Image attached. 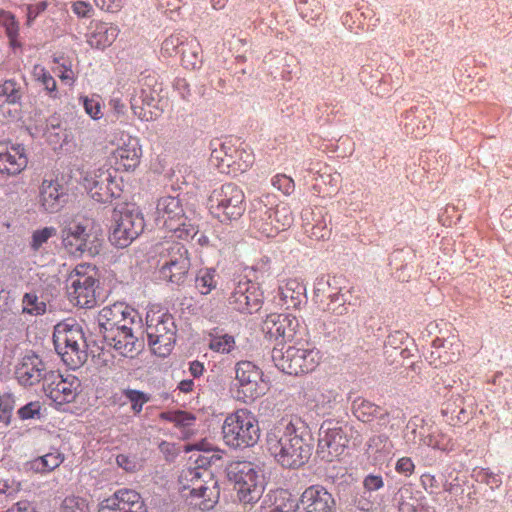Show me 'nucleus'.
Segmentation results:
<instances>
[{
    "instance_id": "1",
    "label": "nucleus",
    "mask_w": 512,
    "mask_h": 512,
    "mask_svg": "<svg viewBox=\"0 0 512 512\" xmlns=\"http://www.w3.org/2000/svg\"><path fill=\"white\" fill-rule=\"evenodd\" d=\"M269 453L285 468H299L310 458L312 444L310 436L305 438L297 433L290 420L282 419L274 424L266 436Z\"/></svg>"
},
{
    "instance_id": "49",
    "label": "nucleus",
    "mask_w": 512,
    "mask_h": 512,
    "mask_svg": "<svg viewBox=\"0 0 512 512\" xmlns=\"http://www.w3.org/2000/svg\"><path fill=\"white\" fill-rule=\"evenodd\" d=\"M377 411L378 407L369 401L357 400L354 402V413L363 422L368 421Z\"/></svg>"
},
{
    "instance_id": "41",
    "label": "nucleus",
    "mask_w": 512,
    "mask_h": 512,
    "mask_svg": "<svg viewBox=\"0 0 512 512\" xmlns=\"http://www.w3.org/2000/svg\"><path fill=\"white\" fill-rule=\"evenodd\" d=\"M445 340L436 338L432 342V350L429 355V363L435 368L446 367L448 360V351L445 348Z\"/></svg>"
},
{
    "instance_id": "17",
    "label": "nucleus",
    "mask_w": 512,
    "mask_h": 512,
    "mask_svg": "<svg viewBox=\"0 0 512 512\" xmlns=\"http://www.w3.org/2000/svg\"><path fill=\"white\" fill-rule=\"evenodd\" d=\"M300 328L299 320L292 314H269L262 324L265 338L283 343L291 341Z\"/></svg>"
},
{
    "instance_id": "54",
    "label": "nucleus",
    "mask_w": 512,
    "mask_h": 512,
    "mask_svg": "<svg viewBox=\"0 0 512 512\" xmlns=\"http://www.w3.org/2000/svg\"><path fill=\"white\" fill-rule=\"evenodd\" d=\"M83 105L86 113L93 119H99L102 116L100 103L88 97L83 98Z\"/></svg>"
},
{
    "instance_id": "37",
    "label": "nucleus",
    "mask_w": 512,
    "mask_h": 512,
    "mask_svg": "<svg viewBox=\"0 0 512 512\" xmlns=\"http://www.w3.org/2000/svg\"><path fill=\"white\" fill-rule=\"evenodd\" d=\"M161 417L172 423L177 427L183 429V437L188 438L192 434L191 427L194 425L196 420L195 416L185 411H174L162 413Z\"/></svg>"
},
{
    "instance_id": "36",
    "label": "nucleus",
    "mask_w": 512,
    "mask_h": 512,
    "mask_svg": "<svg viewBox=\"0 0 512 512\" xmlns=\"http://www.w3.org/2000/svg\"><path fill=\"white\" fill-rule=\"evenodd\" d=\"M281 299L288 306H297L305 292V286L297 279H289L279 287Z\"/></svg>"
},
{
    "instance_id": "20",
    "label": "nucleus",
    "mask_w": 512,
    "mask_h": 512,
    "mask_svg": "<svg viewBox=\"0 0 512 512\" xmlns=\"http://www.w3.org/2000/svg\"><path fill=\"white\" fill-rule=\"evenodd\" d=\"M116 148L112 152L117 169L133 171L140 163L142 149L137 137L121 133L115 140Z\"/></svg>"
},
{
    "instance_id": "11",
    "label": "nucleus",
    "mask_w": 512,
    "mask_h": 512,
    "mask_svg": "<svg viewBox=\"0 0 512 512\" xmlns=\"http://www.w3.org/2000/svg\"><path fill=\"white\" fill-rule=\"evenodd\" d=\"M210 211L221 222L239 219L245 212V195L240 187L227 183L212 191Z\"/></svg>"
},
{
    "instance_id": "8",
    "label": "nucleus",
    "mask_w": 512,
    "mask_h": 512,
    "mask_svg": "<svg viewBox=\"0 0 512 512\" xmlns=\"http://www.w3.org/2000/svg\"><path fill=\"white\" fill-rule=\"evenodd\" d=\"M210 162L221 173L236 176L244 173L254 162L250 151L236 147L231 141L211 142Z\"/></svg>"
},
{
    "instance_id": "4",
    "label": "nucleus",
    "mask_w": 512,
    "mask_h": 512,
    "mask_svg": "<svg viewBox=\"0 0 512 512\" xmlns=\"http://www.w3.org/2000/svg\"><path fill=\"white\" fill-rule=\"evenodd\" d=\"M227 477L233 482L239 501L256 503L265 488L264 477L258 467L249 461H235L227 467Z\"/></svg>"
},
{
    "instance_id": "30",
    "label": "nucleus",
    "mask_w": 512,
    "mask_h": 512,
    "mask_svg": "<svg viewBox=\"0 0 512 512\" xmlns=\"http://www.w3.org/2000/svg\"><path fill=\"white\" fill-rule=\"evenodd\" d=\"M213 459L218 460L219 457L216 454H212L210 457L198 456L195 462L198 464L197 467H189L184 469L179 476V483L183 490L189 488V485L194 481H198L199 478H210L211 472L204 468L206 464H209Z\"/></svg>"
},
{
    "instance_id": "60",
    "label": "nucleus",
    "mask_w": 512,
    "mask_h": 512,
    "mask_svg": "<svg viewBox=\"0 0 512 512\" xmlns=\"http://www.w3.org/2000/svg\"><path fill=\"white\" fill-rule=\"evenodd\" d=\"M133 323L132 314L124 313L123 319L115 322V326L112 331H123V332H132V328L129 326Z\"/></svg>"
},
{
    "instance_id": "22",
    "label": "nucleus",
    "mask_w": 512,
    "mask_h": 512,
    "mask_svg": "<svg viewBox=\"0 0 512 512\" xmlns=\"http://www.w3.org/2000/svg\"><path fill=\"white\" fill-rule=\"evenodd\" d=\"M98 512H148L141 495L132 489H120L104 499Z\"/></svg>"
},
{
    "instance_id": "57",
    "label": "nucleus",
    "mask_w": 512,
    "mask_h": 512,
    "mask_svg": "<svg viewBox=\"0 0 512 512\" xmlns=\"http://www.w3.org/2000/svg\"><path fill=\"white\" fill-rule=\"evenodd\" d=\"M414 463L408 457H402L397 461L396 471L398 473L404 474L405 476H410L414 471Z\"/></svg>"
},
{
    "instance_id": "19",
    "label": "nucleus",
    "mask_w": 512,
    "mask_h": 512,
    "mask_svg": "<svg viewBox=\"0 0 512 512\" xmlns=\"http://www.w3.org/2000/svg\"><path fill=\"white\" fill-rule=\"evenodd\" d=\"M80 381L73 375L63 376L56 371H50L46 376L43 389L46 395L57 404L73 401L78 393Z\"/></svg>"
},
{
    "instance_id": "53",
    "label": "nucleus",
    "mask_w": 512,
    "mask_h": 512,
    "mask_svg": "<svg viewBox=\"0 0 512 512\" xmlns=\"http://www.w3.org/2000/svg\"><path fill=\"white\" fill-rule=\"evenodd\" d=\"M363 485L365 489L364 494H370L373 491L381 489L384 485V482L380 475L370 474L364 479Z\"/></svg>"
},
{
    "instance_id": "24",
    "label": "nucleus",
    "mask_w": 512,
    "mask_h": 512,
    "mask_svg": "<svg viewBox=\"0 0 512 512\" xmlns=\"http://www.w3.org/2000/svg\"><path fill=\"white\" fill-rule=\"evenodd\" d=\"M68 194L61 184L53 180H44L40 186L39 203L44 211L58 212L67 202Z\"/></svg>"
},
{
    "instance_id": "3",
    "label": "nucleus",
    "mask_w": 512,
    "mask_h": 512,
    "mask_svg": "<svg viewBox=\"0 0 512 512\" xmlns=\"http://www.w3.org/2000/svg\"><path fill=\"white\" fill-rule=\"evenodd\" d=\"M62 225V241L68 253L75 256L85 253L94 256L99 253L101 243L92 233L93 223L90 219L75 215L66 217Z\"/></svg>"
},
{
    "instance_id": "38",
    "label": "nucleus",
    "mask_w": 512,
    "mask_h": 512,
    "mask_svg": "<svg viewBox=\"0 0 512 512\" xmlns=\"http://www.w3.org/2000/svg\"><path fill=\"white\" fill-rule=\"evenodd\" d=\"M46 302L41 299L36 292L31 291L23 295L22 313L32 316H40L46 312Z\"/></svg>"
},
{
    "instance_id": "56",
    "label": "nucleus",
    "mask_w": 512,
    "mask_h": 512,
    "mask_svg": "<svg viewBox=\"0 0 512 512\" xmlns=\"http://www.w3.org/2000/svg\"><path fill=\"white\" fill-rule=\"evenodd\" d=\"M272 185L288 194L293 189V181L286 175H276L272 179Z\"/></svg>"
},
{
    "instance_id": "18",
    "label": "nucleus",
    "mask_w": 512,
    "mask_h": 512,
    "mask_svg": "<svg viewBox=\"0 0 512 512\" xmlns=\"http://www.w3.org/2000/svg\"><path fill=\"white\" fill-rule=\"evenodd\" d=\"M84 187L91 198L99 203L109 202L118 195V186L111 172L104 168L87 172Z\"/></svg>"
},
{
    "instance_id": "43",
    "label": "nucleus",
    "mask_w": 512,
    "mask_h": 512,
    "mask_svg": "<svg viewBox=\"0 0 512 512\" xmlns=\"http://www.w3.org/2000/svg\"><path fill=\"white\" fill-rule=\"evenodd\" d=\"M0 26L5 28L7 37L10 40V44L13 47L19 45L17 43L19 26L11 13L4 10H0Z\"/></svg>"
},
{
    "instance_id": "44",
    "label": "nucleus",
    "mask_w": 512,
    "mask_h": 512,
    "mask_svg": "<svg viewBox=\"0 0 512 512\" xmlns=\"http://www.w3.org/2000/svg\"><path fill=\"white\" fill-rule=\"evenodd\" d=\"M56 235V229L54 227H44L42 229L35 230L32 233L29 247L32 251H39L47 241Z\"/></svg>"
},
{
    "instance_id": "51",
    "label": "nucleus",
    "mask_w": 512,
    "mask_h": 512,
    "mask_svg": "<svg viewBox=\"0 0 512 512\" xmlns=\"http://www.w3.org/2000/svg\"><path fill=\"white\" fill-rule=\"evenodd\" d=\"M329 303L327 304L326 310L335 315H343L346 313L347 308L345 307L346 299L340 291H335L329 294Z\"/></svg>"
},
{
    "instance_id": "50",
    "label": "nucleus",
    "mask_w": 512,
    "mask_h": 512,
    "mask_svg": "<svg viewBox=\"0 0 512 512\" xmlns=\"http://www.w3.org/2000/svg\"><path fill=\"white\" fill-rule=\"evenodd\" d=\"M34 77L42 83L45 89L50 93L56 92V81L55 79L45 70L41 65H35L33 68Z\"/></svg>"
},
{
    "instance_id": "2",
    "label": "nucleus",
    "mask_w": 512,
    "mask_h": 512,
    "mask_svg": "<svg viewBox=\"0 0 512 512\" xmlns=\"http://www.w3.org/2000/svg\"><path fill=\"white\" fill-rule=\"evenodd\" d=\"M55 350L71 369L80 368L87 361V344L82 327L76 323L63 322L54 328Z\"/></svg>"
},
{
    "instance_id": "42",
    "label": "nucleus",
    "mask_w": 512,
    "mask_h": 512,
    "mask_svg": "<svg viewBox=\"0 0 512 512\" xmlns=\"http://www.w3.org/2000/svg\"><path fill=\"white\" fill-rule=\"evenodd\" d=\"M328 223L329 221L321 216L314 224H307L305 231L311 239L317 241L326 240L331 235V229L328 227Z\"/></svg>"
},
{
    "instance_id": "15",
    "label": "nucleus",
    "mask_w": 512,
    "mask_h": 512,
    "mask_svg": "<svg viewBox=\"0 0 512 512\" xmlns=\"http://www.w3.org/2000/svg\"><path fill=\"white\" fill-rule=\"evenodd\" d=\"M348 426H340L332 421H325L319 429L317 454L327 462L343 454L347 447Z\"/></svg>"
},
{
    "instance_id": "14",
    "label": "nucleus",
    "mask_w": 512,
    "mask_h": 512,
    "mask_svg": "<svg viewBox=\"0 0 512 512\" xmlns=\"http://www.w3.org/2000/svg\"><path fill=\"white\" fill-rule=\"evenodd\" d=\"M251 219L257 231L266 237H274L292 225L293 214L287 204H279L275 208H269L258 202L252 211Z\"/></svg>"
},
{
    "instance_id": "32",
    "label": "nucleus",
    "mask_w": 512,
    "mask_h": 512,
    "mask_svg": "<svg viewBox=\"0 0 512 512\" xmlns=\"http://www.w3.org/2000/svg\"><path fill=\"white\" fill-rule=\"evenodd\" d=\"M118 36V29L107 23H99L88 35L87 43L96 49H104L110 46Z\"/></svg>"
},
{
    "instance_id": "31",
    "label": "nucleus",
    "mask_w": 512,
    "mask_h": 512,
    "mask_svg": "<svg viewBox=\"0 0 512 512\" xmlns=\"http://www.w3.org/2000/svg\"><path fill=\"white\" fill-rule=\"evenodd\" d=\"M155 99L151 89H140L134 91L131 95L130 104L134 114L141 120L149 121L152 119V111L147 109L154 106Z\"/></svg>"
},
{
    "instance_id": "59",
    "label": "nucleus",
    "mask_w": 512,
    "mask_h": 512,
    "mask_svg": "<svg viewBox=\"0 0 512 512\" xmlns=\"http://www.w3.org/2000/svg\"><path fill=\"white\" fill-rule=\"evenodd\" d=\"M39 404L37 402H31L21 407L18 410V414L22 419L33 418L35 414L39 412Z\"/></svg>"
},
{
    "instance_id": "45",
    "label": "nucleus",
    "mask_w": 512,
    "mask_h": 512,
    "mask_svg": "<svg viewBox=\"0 0 512 512\" xmlns=\"http://www.w3.org/2000/svg\"><path fill=\"white\" fill-rule=\"evenodd\" d=\"M60 512H90V508L86 499L71 495L63 500Z\"/></svg>"
},
{
    "instance_id": "63",
    "label": "nucleus",
    "mask_w": 512,
    "mask_h": 512,
    "mask_svg": "<svg viewBox=\"0 0 512 512\" xmlns=\"http://www.w3.org/2000/svg\"><path fill=\"white\" fill-rule=\"evenodd\" d=\"M7 512H37L34 505L28 500H21L13 505Z\"/></svg>"
},
{
    "instance_id": "40",
    "label": "nucleus",
    "mask_w": 512,
    "mask_h": 512,
    "mask_svg": "<svg viewBox=\"0 0 512 512\" xmlns=\"http://www.w3.org/2000/svg\"><path fill=\"white\" fill-rule=\"evenodd\" d=\"M471 477L478 483L486 484L492 490L498 489L502 485L501 476L488 468L475 467L472 470Z\"/></svg>"
},
{
    "instance_id": "13",
    "label": "nucleus",
    "mask_w": 512,
    "mask_h": 512,
    "mask_svg": "<svg viewBox=\"0 0 512 512\" xmlns=\"http://www.w3.org/2000/svg\"><path fill=\"white\" fill-rule=\"evenodd\" d=\"M319 351L315 348L290 346L285 351L274 348L272 360L275 366L289 375L313 371L319 363Z\"/></svg>"
},
{
    "instance_id": "10",
    "label": "nucleus",
    "mask_w": 512,
    "mask_h": 512,
    "mask_svg": "<svg viewBox=\"0 0 512 512\" xmlns=\"http://www.w3.org/2000/svg\"><path fill=\"white\" fill-rule=\"evenodd\" d=\"M98 284L97 269L90 264H79L68 277L69 299L81 308H91L96 304Z\"/></svg>"
},
{
    "instance_id": "55",
    "label": "nucleus",
    "mask_w": 512,
    "mask_h": 512,
    "mask_svg": "<svg viewBox=\"0 0 512 512\" xmlns=\"http://www.w3.org/2000/svg\"><path fill=\"white\" fill-rule=\"evenodd\" d=\"M116 462L119 467L123 468L127 472H134L138 468V462L136 458L125 454H119L116 457Z\"/></svg>"
},
{
    "instance_id": "46",
    "label": "nucleus",
    "mask_w": 512,
    "mask_h": 512,
    "mask_svg": "<svg viewBox=\"0 0 512 512\" xmlns=\"http://www.w3.org/2000/svg\"><path fill=\"white\" fill-rule=\"evenodd\" d=\"M209 347L216 352L230 353L235 348V340L228 334L216 335L211 338Z\"/></svg>"
},
{
    "instance_id": "9",
    "label": "nucleus",
    "mask_w": 512,
    "mask_h": 512,
    "mask_svg": "<svg viewBox=\"0 0 512 512\" xmlns=\"http://www.w3.org/2000/svg\"><path fill=\"white\" fill-rule=\"evenodd\" d=\"M176 325L172 315L151 311L146 316V334L152 352L160 357L170 354L176 338Z\"/></svg>"
},
{
    "instance_id": "35",
    "label": "nucleus",
    "mask_w": 512,
    "mask_h": 512,
    "mask_svg": "<svg viewBox=\"0 0 512 512\" xmlns=\"http://www.w3.org/2000/svg\"><path fill=\"white\" fill-rule=\"evenodd\" d=\"M64 461V456L58 452L53 451L29 462L31 470L37 473L50 472L59 467Z\"/></svg>"
},
{
    "instance_id": "29",
    "label": "nucleus",
    "mask_w": 512,
    "mask_h": 512,
    "mask_svg": "<svg viewBox=\"0 0 512 512\" xmlns=\"http://www.w3.org/2000/svg\"><path fill=\"white\" fill-rule=\"evenodd\" d=\"M261 512H295L298 508L297 500L284 489L271 491L266 495Z\"/></svg>"
},
{
    "instance_id": "33",
    "label": "nucleus",
    "mask_w": 512,
    "mask_h": 512,
    "mask_svg": "<svg viewBox=\"0 0 512 512\" xmlns=\"http://www.w3.org/2000/svg\"><path fill=\"white\" fill-rule=\"evenodd\" d=\"M124 313L133 314V311L122 303H115L111 306L102 308L98 314V323L101 333L113 330L115 322L123 319Z\"/></svg>"
},
{
    "instance_id": "62",
    "label": "nucleus",
    "mask_w": 512,
    "mask_h": 512,
    "mask_svg": "<svg viewBox=\"0 0 512 512\" xmlns=\"http://www.w3.org/2000/svg\"><path fill=\"white\" fill-rule=\"evenodd\" d=\"M13 408L14 400L10 396H0V411L4 414L3 418H8ZM0 418H2V416H0Z\"/></svg>"
},
{
    "instance_id": "39",
    "label": "nucleus",
    "mask_w": 512,
    "mask_h": 512,
    "mask_svg": "<svg viewBox=\"0 0 512 512\" xmlns=\"http://www.w3.org/2000/svg\"><path fill=\"white\" fill-rule=\"evenodd\" d=\"M195 285L202 295L209 294L217 286V274L214 269H201L195 279Z\"/></svg>"
},
{
    "instance_id": "16",
    "label": "nucleus",
    "mask_w": 512,
    "mask_h": 512,
    "mask_svg": "<svg viewBox=\"0 0 512 512\" xmlns=\"http://www.w3.org/2000/svg\"><path fill=\"white\" fill-rule=\"evenodd\" d=\"M238 398L244 402L252 401L264 394L262 372L250 361H241L236 365Z\"/></svg>"
},
{
    "instance_id": "47",
    "label": "nucleus",
    "mask_w": 512,
    "mask_h": 512,
    "mask_svg": "<svg viewBox=\"0 0 512 512\" xmlns=\"http://www.w3.org/2000/svg\"><path fill=\"white\" fill-rule=\"evenodd\" d=\"M182 62L186 68L195 69L202 63L201 48L199 44H191L187 50L182 52Z\"/></svg>"
},
{
    "instance_id": "61",
    "label": "nucleus",
    "mask_w": 512,
    "mask_h": 512,
    "mask_svg": "<svg viewBox=\"0 0 512 512\" xmlns=\"http://www.w3.org/2000/svg\"><path fill=\"white\" fill-rule=\"evenodd\" d=\"M388 438L384 435L374 436L369 440L368 447L371 450L380 451L386 449Z\"/></svg>"
},
{
    "instance_id": "26",
    "label": "nucleus",
    "mask_w": 512,
    "mask_h": 512,
    "mask_svg": "<svg viewBox=\"0 0 512 512\" xmlns=\"http://www.w3.org/2000/svg\"><path fill=\"white\" fill-rule=\"evenodd\" d=\"M250 283L248 281H240L229 297V304L237 311L242 313H252L260 307V300L250 292Z\"/></svg>"
},
{
    "instance_id": "48",
    "label": "nucleus",
    "mask_w": 512,
    "mask_h": 512,
    "mask_svg": "<svg viewBox=\"0 0 512 512\" xmlns=\"http://www.w3.org/2000/svg\"><path fill=\"white\" fill-rule=\"evenodd\" d=\"M0 97H5L8 103H17L21 99L20 87L14 80H6L0 85Z\"/></svg>"
},
{
    "instance_id": "5",
    "label": "nucleus",
    "mask_w": 512,
    "mask_h": 512,
    "mask_svg": "<svg viewBox=\"0 0 512 512\" xmlns=\"http://www.w3.org/2000/svg\"><path fill=\"white\" fill-rule=\"evenodd\" d=\"M222 433L228 446L246 448L258 442L260 427L258 420L250 411L240 409L225 418Z\"/></svg>"
},
{
    "instance_id": "58",
    "label": "nucleus",
    "mask_w": 512,
    "mask_h": 512,
    "mask_svg": "<svg viewBox=\"0 0 512 512\" xmlns=\"http://www.w3.org/2000/svg\"><path fill=\"white\" fill-rule=\"evenodd\" d=\"M181 44V41L176 36H170L167 39L164 40L162 44V51L168 55L172 56L173 53L176 52L178 46Z\"/></svg>"
},
{
    "instance_id": "21",
    "label": "nucleus",
    "mask_w": 512,
    "mask_h": 512,
    "mask_svg": "<svg viewBox=\"0 0 512 512\" xmlns=\"http://www.w3.org/2000/svg\"><path fill=\"white\" fill-rule=\"evenodd\" d=\"M50 371L47 370L43 360L37 354L30 351L19 359L15 367V376L22 386L31 387L41 381L44 384L46 376H48Z\"/></svg>"
},
{
    "instance_id": "6",
    "label": "nucleus",
    "mask_w": 512,
    "mask_h": 512,
    "mask_svg": "<svg viewBox=\"0 0 512 512\" xmlns=\"http://www.w3.org/2000/svg\"><path fill=\"white\" fill-rule=\"evenodd\" d=\"M110 242L119 248L129 246L143 231L144 218L133 204L116 206L111 215Z\"/></svg>"
},
{
    "instance_id": "34",
    "label": "nucleus",
    "mask_w": 512,
    "mask_h": 512,
    "mask_svg": "<svg viewBox=\"0 0 512 512\" xmlns=\"http://www.w3.org/2000/svg\"><path fill=\"white\" fill-rule=\"evenodd\" d=\"M217 483L210 478H199L198 481H194L189 485L186 490L190 491V495L196 498H202L204 501L211 503L215 502V498L218 497V491L216 490Z\"/></svg>"
},
{
    "instance_id": "25",
    "label": "nucleus",
    "mask_w": 512,
    "mask_h": 512,
    "mask_svg": "<svg viewBox=\"0 0 512 512\" xmlns=\"http://www.w3.org/2000/svg\"><path fill=\"white\" fill-rule=\"evenodd\" d=\"M334 499L323 487L311 486L301 495L300 505L305 512H333Z\"/></svg>"
},
{
    "instance_id": "28",
    "label": "nucleus",
    "mask_w": 512,
    "mask_h": 512,
    "mask_svg": "<svg viewBox=\"0 0 512 512\" xmlns=\"http://www.w3.org/2000/svg\"><path fill=\"white\" fill-rule=\"evenodd\" d=\"M103 338L108 346L124 357H133L138 352L137 338L132 332H104Z\"/></svg>"
},
{
    "instance_id": "27",
    "label": "nucleus",
    "mask_w": 512,
    "mask_h": 512,
    "mask_svg": "<svg viewBox=\"0 0 512 512\" xmlns=\"http://www.w3.org/2000/svg\"><path fill=\"white\" fill-rule=\"evenodd\" d=\"M303 393L306 404L318 413H326L331 408V403L335 399V395L331 390L315 383H308Z\"/></svg>"
},
{
    "instance_id": "52",
    "label": "nucleus",
    "mask_w": 512,
    "mask_h": 512,
    "mask_svg": "<svg viewBox=\"0 0 512 512\" xmlns=\"http://www.w3.org/2000/svg\"><path fill=\"white\" fill-rule=\"evenodd\" d=\"M124 395L131 402L134 413H140L143 405L149 401V397L138 390H125Z\"/></svg>"
},
{
    "instance_id": "12",
    "label": "nucleus",
    "mask_w": 512,
    "mask_h": 512,
    "mask_svg": "<svg viewBox=\"0 0 512 512\" xmlns=\"http://www.w3.org/2000/svg\"><path fill=\"white\" fill-rule=\"evenodd\" d=\"M159 256L161 278L177 285L183 284L190 269V259L185 246L166 241L160 245Z\"/></svg>"
},
{
    "instance_id": "23",
    "label": "nucleus",
    "mask_w": 512,
    "mask_h": 512,
    "mask_svg": "<svg viewBox=\"0 0 512 512\" xmlns=\"http://www.w3.org/2000/svg\"><path fill=\"white\" fill-rule=\"evenodd\" d=\"M28 164L23 145H8L0 142V173L10 176L20 174Z\"/></svg>"
},
{
    "instance_id": "7",
    "label": "nucleus",
    "mask_w": 512,
    "mask_h": 512,
    "mask_svg": "<svg viewBox=\"0 0 512 512\" xmlns=\"http://www.w3.org/2000/svg\"><path fill=\"white\" fill-rule=\"evenodd\" d=\"M155 221L159 227L167 229L179 239H187L197 233L196 227L188 222L180 200L175 196L158 199Z\"/></svg>"
},
{
    "instance_id": "64",
    "label": "nucleus",
    "mask_w": 512,
    "mask_h": 512,
    "mask_svg": "<svg viewBox=\"0 0 512 512\" xmlns=\"http://www.w3.org/2000/svg\"><path fill=\"white\" fill-rule=\"evenodd\" d=\"M73 11L78 16L87 17L91 11V5L86 2L78 1L73 4Z\"/></svg>"
}]
</instances>
